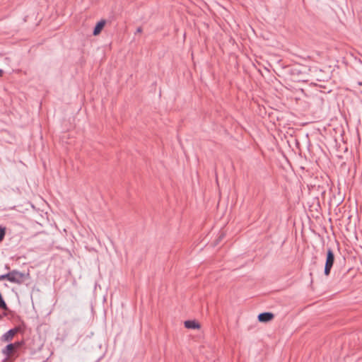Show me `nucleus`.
Here are the masks:
<instances>
[{
    "label": "nucleus",
    "instance_id": "obj_12",
    "mask_svg": "<svg viewBox=\"0 0 362 362\" xmlns=\"http://www.w3.org/2000/svg\"><path fill=\"white\" fill-rule=\"evenodd\" d=\"M3 74H4L3 70L0 69V77L2 76Z\"/></svg>",
    "mask_w": 362,
    "mask_h": 362
},
{
    "label": "nucleus",
    "instance_id": "obj_5",
    "mask_svg": "<svg viewBox=\"0 0 362 362\" xmlns=\"http://www.w3.org/2000/svg\"><path fill=\"white\" fill-rule=\"evenodd\" d=\"M105 25V20H101L99 22H98L93 29V35L95 36L99 35L100 33L101 32V30H103V28H104Z\"/></svg>",
    "mask_w": 362,
    "mask_h": 362
},
{
    "label": "nucleus",
    "instance_id": "obj_2",
    "mask_svg": "<svg viewBox=\"0 0 362 362\" xmlns=\"http://www.w3.org/2000/svg\"><path fill=\"white\" fill-rule=\"evenodd\" d=\"M334 262V255L331 247L327 250L326 261L324 269L325 276H329Z\"/></svg>",
    "mask_w": 362,
    "mask_h": 362
},
{
    "label": "nucleus",
    "instance_id": "obj_8",
    "mask_svg": "<svg viewBox=\"0 0 362 362\" xmlns=\"http://www.w3.org/2000/svg\"><path fill=\"white\" fill-rule=\"evenodd\" d=\"M6 228L5 226H0V243H1L6 235Z\"/></svg>",
    "mask_w": 362,
    "mask_h": 362
},
{
    "label": "nucleus",
    "instance_id": "obj_1",
    "mask_svg": "<svg viewBox=\"0 0 362 362\" xmlns=\"http://www.w3.org/2000/svg\"><path fill=\"white\" fill-rule=\"evenodd\" d=\"M9 281L13 284H22L24 281L30 279V274L23 273L16 269H13L9 272Z\"/></svg>",
    "mask_w": 362,
    "mask_h": 362
},
{
    "label": "nucleus",
    "instance_id": "obj_9",
    "mask_svg": "<svg viewBox=\"0 0 362 362\" xmlns=\"http://www.w3.org/2000/svg\"><path fill=\"white\" fill-rule=\"evenodd\" d=\"M9 278H10L9 272L7 274H5L0 275V281L6 279L9 281Z\"/></svg>",
    "mask_w": 362,
    "mask_h": 362
},
{
    "label": "nucleus",
    "instance_id": "obj_3",
    "mask_svg": "<svg viewBox=\"0 0 362 362\" xmlns=\"http://www.w3.org/2000/svg\"><path fill=\"white\" fill-rule=\"evenodd\" d=\"M19 331L18 327H15L13 329H9L8 332H6L5 334H3L1 337V341H9L12 340L14 335Z\"/></svg>",
    "mask_w": 362,
    "mask_h": 362
},
{
    "label": "nucleus",
    "instance_id": "obj_10",
    "mask_svg": "<svg viewBox=\"0 0 362 362\" xmlns=\"http://www.w3.org/2000/svg\"><path fill=\"white\" fill-rule=\"evenodd\" d=\"M22 344H23V342H15V343H13V344H15V349L18 348V347H20Z\"/></svg>",
    "mask_w": 362,
    "mask_h": 362
},
{
    "label": "nucleus",
    "instance_id": "obj_4",
    "mask_svg": "<svg viewBox=\"0 0 362 362\" xmlns=\"http://www.w3.org/2000/svg\"><path fill=\"white\" fill-rule=\"evenodd\" d=\"M274 317V315L270 312H264L259 314L257 318L261 322H267Z\"/></svg>",
    "mask_w": 362,
    "mask_h": 362
},
{
    "label": "nucleus",
    "instance_id": "obj_6",
    "mask_svg": "<svg viewBox=\"0 0 362 362\" xmlns=\"http://www.w3.org/2000/svg\"><path fill=\"white\" fill-rule=\"evenodd\" d=\"M185 327L187 329H199L200 327L199 324L195 320H186L185 322Z\"/></svg>",
    "mask_w": 362,
    "mask_h": 362
},
{
    "label": "nucleus",
    "instance_id": "obj_7",
    "mask_svg": "<svg viewBox=\"0 0 362 362\" xmlns=\"http://www.w3.org/2000/svg\"><path fill=\"white\" fill-rule=\"evenodd\" d=\"M15 350V344H8L6 346V347L2 350V353L4 355L6 356H10L11 354Z\"/></svg>",
    "mask_w": 362,
    "mask_h": 362
},
{
    "label": "nucleus",
    "instance_id": "obj_11",
    "mask_svg": "<svg viewBox=\"0 0 362 362\" xmlns=\"http://www.w3.org/2000/svg\"><path fill=\"white\" fill-rule=\"evenodd\" d=\"M142 32V28L141 27H139L137 29H136V33H141Z\"/></svg>",
    "mask_w": 362,
    "mask_h": 362
}]
</instances>
